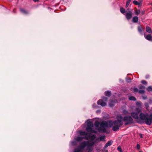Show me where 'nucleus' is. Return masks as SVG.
I'll list each match as a JSON object with an SVG mask.
<instances>
[{
  "label": "nucleus",
  "mask_w": 152,
  "mask_h": 152,
  "mask_svg": "<svg viewBox=\"0 0 152 152\" xmlns=\"http://www.w3.org/2000/svg\"><path fill=\"white\" fill-rule=\"evenodd\" d=\"M117 120L113 122L110 121L108 123V125L110 127H113L112 129L114 131H116L123 124V117L120 115L117 117Z\"/></svg>",
  "instance_id": "f257e3e1"
},
{
  "label": "nucleus",
  "mask_w": 152,
  "mask_h": 152,
  "mask_svg": "<svg viewBox=\"0 0 152 152\" xmlns=\"http://www.w3.org/2000/svg\"><path fill=\"white\" fill-rule=\"evenodd\" d=\"M140 117L147 124L150 125L152 123V114L149 115L147 114H144L141 113L140 115Z\"/></svg>",
  "instance_id": "f03ea898"
},
{
  "label": "nucleus",
  "mask_w": 152,
  "mask_h": 152,
  "mask_svg": "<svg viewBox=\"0 0 152 152\" xmlns=\"http://www.w3.org/2000/svg\"><path fill=\"white\" fill-rule=\"evenodd\" d=\"M77 133H78L81 136H86V137H89L90 139L91 140H94L96 138V135H93L91 134H87L85 132H83L81 131H80L77 132Z\"/></svg>",
  "instance_id": "7ed1b4c3"
},
{
  "label": "nucleus",
  "mask_w": 152,
  "mask_h": 152,
  "mask_svg": "<svg viewBox=\"0 0 152 152\" xmlns=\"http://www.w3.org/2000/svg\"><path fill=\"white\" fill-rule=\"evenodd\" d=\"M86 123L87 127L86 129V130L90 133L95 132V131L92 130V128L93 127V123L90 120H88Z\"/></svg>",
  "instance_id": "20e7f679"
},
{
  "label": "nucleus",
  "mask_w": 152,
  "mask_h": 152,
  "mask_svg": "<svg viewBox=\"0 0 152 152\" xmlns=\"http://www.w3.org/2000/svg\"><path fill=\"white\" fill-rule=\"evenodd\" d=\"M140 109L139 108H136L135 109L136 112H132L131 113V115L133 118L135 119L138 118L139 113L140 112Z\"/></svg>",
  "instance_id": "39448f33"
},
{
  "label": "nucleus",
  "mask_w": 152,
  "mask_h": 152,
  "mask_svg": "<svg viewBox=\"0 0 152 152\" xmlns=\"http://www.w3.org/2000/svg\"><path fill=\"white\" fill-rule=\"evenodd\" d=\"M107 126V123L105 121L102 122L100 126V127L98 128V130L100 132H104L105 130V127Z\"/></svg>",
  "instance_id": "423d86ee"
},
{
  "label": "nucleus",
  "mask_w": 152,
  "mask_h": 152,
  "mask_svg": "<svg viewBox=\"0 0 152 152\" xmlns=\"http://www.w3.org/2000/svg\"><path fill=\"white\" fill-rule=\"evenodd\" d=\"M123 121L126 122L125 124V125H127L132 122V119L130 116H129L125 117L124 118Z\"/></svg>",
  "instance_id": "0eeeda50"
},
{
  "label": "nucleus",
  "mask_w": 152,
  "mask_h": 152,
  "mask_svg": "<svg viewBox=\"0 0 152 152\" xmlns=\"http://www.w3.org/2000/svg\"><path fill=\"white\" fill-rule=\"evenodd\" d=\"M126 17L128 20L131 19L132 16V12L131 11H129L126 14Z\"/></svg>",
  "instance_id": "6e6552de"
},
{
  "label": "nucleus",
  "mask_w": 152,
  "mask_h": 152,
  "mask_svg": "<svg viewBox=\"0 0 152 152\" xmlns=\"http://www.w3.org/2000/svg\"><path fill=\"white\" fill-rule=\"evenodd\" d=\"M84 138L85 139L88 140L90 139L89 137H86L85 136V137H77L76 138H75V140L77 141H80L82 140V139Z\"/></svg>",
  "instance_id": "1a4fd4ad"
},
{
  "label": "nucleus",
  "mask_w": 152,
  "mask_h": 152,
  "mask_svg": "<svg viewBox=\"0 0 152 152\" xmlns=\"http://www.w3.org/2000/svg\"><path fill=\"white\" fill-rule=\"evenodd\" d=\"M104 136H102L96 139V142H99L101 141H103L104 140L105 138Z\"/></svg>",
  "instance_id": "9d476101"
},
{
  "label": "nucleus",
  "mask_w": 152,
  "mask_h": 152,
  "mask_svg": "<svg viewBox=\"0 0 152 152\" xmlns=\"http://www.w3.org/2000/svg\"><path fill=\"white\" fill-rule=\"evenodd\" d=\"M97 103L98 105H100L102 106H104L106 105V103L102 100H99Z\"/></svg>",
  "instance_id": "9b49d317"
},
{
  "label": "nucleus",
  "mask_w": 152,
  "mask_h": 152,
  "mask_svg": "<svg viewBox=\"0 0 152 152\" xmlns=\"http://www.w3.org/2000/svg\"><path fill=\"white\" fill-rule=\"evenodd\" d=\"M146 31L148 33L151 34L152 33V30L151 28L148 26H146Z\"/></svg>",
  "instance_id": "f8f14e48"
},
{
  "label": "nucleus",
  "mask_w": 152,
  "mask_h": 152,
  "mask_svg": "<svg viewBox=\"0 0 152 152\" xmlns=\"http://www.w3.org/2000/svg\"><path fill=\"white\" fill-rule=\"evenodd\" d=\"M144 36L145 38L148 40H151L152 39V36L151 34L145 35V34H144Z\"/></svg>",
  "instance_id": "ddd939ff"
},
{
  "label": "nucleus",
  "mask_w": 152,
  "mask_h": 152,
  "mask_svg": "<svg viewBox=\"0 0 152 152\" xmlns=\"http://www.w3.org/2000/svg\"><path fill=\"white\" fill-rule=\"evenodd\" d=\"M113 143V141L110 140L108 141L105 145L104 147L105 148H107L109 146H110Z\"/></svg>",
  "instance_id": "4468645a"
},
{
  "label": "nucleus",
  "mask_w": 152,
  "mask_h": 152,
  "mask_svg": "<svg viewBox=\"0 0 152 152\" xmlns=\"http://www.w3.org/2000/svg\"><path fill=\"white\" fill-rule=\"evenodd\" d=\"M138 20V18L137 16L134 17L132 19V21L134 23H137Z\"/></svg>",
  "instance_id": "2eb2a0df"
},
{
  "label": "nucleus",
  "mask_w": 152,
  "mask_h": 152,
  "mask_svg": "<svg viewBox=\"0 0 152 152\" xmlns=\"http://www.w3.org/2000/svg\"><path fill=\"white\" fill-rule=\"evenodd\" d=\"M138 31L140 34H142V27L141 26H138Z\"/></svg>",
  "instance_id": "dca6fc26"
},
{
  "label": "nucleus",
  "mask_w": 152,
  "mask_h": 152,
  "mask_svg": "<svg viewBox=\"0 0 152 152\" xmlns=\"http://www.w3.org/2000/svg\"><path fill=\"white\" fill-rule=\"evenodd\" d=\"M99 123L98 121H96L95 123V126L96 127V129L98 130L99 127Z\"/></svg>",
  "instance_id": "f3484780"
},
{
  "label": "nucleus",
  "mask_w": 152,
  "mask_h": 152,
  "mask_svg": "<svg viewBox=\"0 0 152 152\" xmlns=\"http://www.w3.org/2000/svg\"><path fill=\"white\" fill-rule=\"evenodd\" d=\"M111 93L110 91H106L104 92V94L107 96H109L111 95Z\"/></svg>",
  "instance_id": "a211bd4d"
},
{
  "label": "nucleus",
  "mask_w": 152,
  "mask_h": 152,
  "mask_svg": "<svg viewBox=\"0 0 152 152\" xmlns=\"http://www.w3.org/2000/svg\"><path fill=\"white\" fill-rule=\"evenodd\" d=\"M140 12V10H138L137 9H136L134 11V13L135 14L137 15H139Z\"/></svg>",
  "instance_id": "6ab92c4d"
},
{
  "label": "nucleus",
  "mask_w": 152,
  "mask_h": 152,
  "mask_svg": "<svg viewBox=\"0 0 152 152\" xmlns=\"http://www.w3.org/2000/svg\"><path fill=\"white\" fill-rule=\"evenodd\" d=\"M20 11L22 13L24 14H27L28 13V11L25 10L21 9H20Z\"/></svg>",
  "instance_id": "aec40b11"
},
{
  "label": "nucleus",
  "mask_w": 152,
  "mask_h": 152,
  "mask_svg": "<svg viewBox=\"0 0 152 152\" xmlns=\"http://www.w3.org/2000/svg\"><path fill=\"white\" fill-rule=\"evenodd\" d=\"M120 11L123 14H124L125 12V10L122 7L120 8Z\"/></svg>",
  "instance_id": "412c9836"
},
{
  "label": "nucleus",
  "mask_w": 152,
  "mask_h": 152,
  "mask_svg": "<svg viewBox=\"0 0 152 152\" xmlns=\"http://www.w3.org/2000/svg\"><path fill=\"white\" fill-rule=\"evenodd\" d=\"M131 1V0H128L127 1L126 6V7H128Z\"/></svg>",
  "instance_id": "4be33fe9"
},
{
  "label": "nucleus",
  "mask_w": 152,
  "mask_h": 152,
  "mask_svg": "<svg viewBox=\"0 0 152 152\" xmlns=\"http://www.w3.org/2000/svg\"><path fill=\"white\" fill-rule=\"evenodd\" d=\"M133 3L135 5H139L140 3V2H137V1L135 0L133 1Z\"/></svg>",
  "instance_id": "5701e85b"
},
{
  "label": "nucleus",
  "mask_w": 152,
  "mask_h": 152,
  "mask_svg": "<svg viewBox=\"0 0 152 152\" xmlns=\"http://www.w3.org/2000/svg\"><path fill=\"white\" fill-rule=\"evenodd\" d=\"M147 90L149 91H152V86H149L147 88Z\"/></svg>",
  "instance_id": "b1692460"
},
{
  "label": "nucleus",
  "mask_w": 152,
  "mask_h": 152,
  "mask_svg": "<svg viewBox=\"0 0 152 152\" xmlns=\"http://www.w3.org/2000/svg\"><path fill=\"white\" fill-rule=\"evenodd\" d=\"M129 99L130 100L135 101L136 100L134 96H130L129 97Z\"/></svg>",
  "instance_id": "393cba45"
},
{
  "label": "nucleus",
  "mask_w": 152,
  "mask_h": 152,
  "mask_svg": "<svg viewBox=\"0 0 152 152\" xmlns=\"http://www.w3.org/2000/svg\"><path fill=\"white\" fill-rule=\"evenodd\" d=\"M136 104L139 107H140L141 105V103L140 102H136Z\"/></svg>",
  "instance_id": "a878e982"
},
{
  "label": "nucleus",
  "mask_w": 152,
  "mask_h": 152,
  "mask_svg": "<svg viewBox=\"0 0 152 152\" xmlns=\"http://www.w3.org/2000/svg\"><path fill=\"white\" fill-rule=\"evenodd\" d=\"M123 113L124 114H128V112L126 110H124L123 111Z\"/></svg>",
  "instance_id": "bb28decb"
},
{
  "label": "nucleus",
  "mask_w": 152,
  "mask_h": 152,
  "mask_svg": "<svg viewBox=\"0 0 152 152\" xmlns=\"http://www.w3.org/2000/svg\"><path fill=\"white\" fill-rule=\"evenodd\" d=\"M139 88L141 89H144L145 88V87L144 86L140 85L139 86Z\"/></svg>",
  "instance_id": "cd10ccee"
},
{
  "label": "nucleus",
  "mask_w": 152,
  "mask_h": 152,
  "mask_svg": "<svg viewBox=\"0 0 152 152\" xmlns=\"http://www.w3.org/2000/svg\"><path fill=\"white\" fill-rule=\"evenodd\" d=\"M117 149L118 151H119L120 152H122V151L121 149V148L120 146H118V147Z\"/></svg>",
  "instance_id": "c85d7f7f"
},
{
  "label": "nucleus",
  "mask_w": 152,
  "mask_h": 152,
  "mask_svg": "<svg viewBox=\"0 0 152 152\" xmlns=\"http://www.w3.org/2000/svg\"><path fill=\"white\" fill-rule=\"evenodd\" d=\"M139 92L140 93H141V94H143L145 92V91L144 90H139Z\"/></svg>",
  "instance_id": "c756f323"
},
{
  "label": "nucleus",
  "mask_w": 152,
  "mask_h": 152,
  "mask_svg": "<svg viewBox=\"0 0 152 152\" xmlns=\"http://www.w3.org/2000/svg\"><path fill=\"white\" fill-rule=\"evenodd\" d=\"M141 83H142V84H147V82L145 80H142L141 81Z\"/></svg>",
  "instance_id": "7c9ffc66"
},
{
  "label": "nucleus",
  "mask_w": 152,
  "mask_h": 152,
  "mask_svg": "<svg viewBox=\"0 0 152 152\" xmlns=\"http://www.w3.org/2000/svg\"><path fill=\"white\" fill-rule=\"evenodd\" d=\"M137 148L138 149H139L140 148V146L139 144H137Z\"/></svg>",
  "instance_id": "2f4dec72"
},
{
  "label": "nucleus",
  "mask_w": 152,
  "mask_h": 152,
  "mask_svg": "<svg viewBox=\"0 0 152 152\" xmlns=\"http://www.w3.org/2000/svg\"><path fill=\"white\" fill-rule=\"evenodd\" d=\"M134 92H137L138 91V89L136 88H134L133 89Z\"/></svg>",
  "instance_id": "473e14b6"
},
{
  "label": "nucleus",
  "mask_w": 152,
  "mask_h": 152,
  "mask_svg": "<svg viewBox=\"0 0 152 152\" xmlns=\"http://www.w3.org/2000/svg\"><path fill=\"white\" fill-rule=\"evenodd\" d=\"M103 99L105 101H106L107 100V98L106 97H104L103 98Z\"/></svg>",
  "instance_id": "72a5a7b5"
},
{
  "label": "nucleus",
  "mask_w": 152,
  "mask_h": 152,
  "mask_svg": "<svg viewBox=\"0 0 152 152\" xmlns=\"http://www.w3.org/2000/svg\"><path fill=\"white\" fill-rule=\"evenodd\" d=\"M109 105L110 107H113V104H111V103H109Z\"/></svg>",
  "instance_id": "f704fd0d"
},
{
  "label": "nucleus",
  "mask_w": 152,
  "mask_h": 152,
  "mask_svg": "<svg viewBox=\"0 0 152 152\" xmlns=\"http://www.w3.org/2000/svg\"><path fill=\"white\" fill-rule=\"evenodd\" d=\"M139 135H140V138H142V135L141 134H139Z\"/></svg>",
  "instance_id": "c9c22d12"
},
{
  "label": "nucleus",
  "mask_w": 152,
  "mask_h": 152,
  "mask_svg": "<svg viewBox=\"0 0 152 152\" xmlns=\"http://www.w3.org/2000/svg\"><path fill=\"white\" fill-rule=\"evenodd\" d=\"M145 106L146 107H147L148 105V103H145Z\"/></svg>",
  "instance_id": "e433bc0d"
},
{
  "label": "nucleus",
  "mask_w": 152,
  "mask_h": 152,
  "mask_svg": "<svg viewBox=\"0 0 152 152\" xmlns=\"http://www.w3.org/2000/svg\"><path fill=\"white\" fill-rule=\"evenodd\" d=\"M142 98L144 99H146L147 98V97L146 96H145V97H142Z\"/></svg>",
  "instance_id": "4c0bfd02"
},
{
  "label": "nucleus",
  "mask_w": 152,
  "mask_h": 152,
  "mask_svg": "<svg viewBox=\"0 0 152 152\" xmlns=\"http://www.w3.org/2000/svg\"><path fill=\"white\" fill-rule=\"evenodd\" d=\"M34 2H37L39 1V0H33Z\"/></svg>",
  "instance_id": "58836bf2"
},
{
  "label": "nucleus",
  "mask_w": 152,
  "mask_h": 152,
  "mask_svg": "<svg viewBox=\"0 0 152 152\" xmlns=\"http://www.w3.org/2000/svg\"><path fill=\"white\" fill-rule=\"evenodd\" d=\"M132 109V108L131 107H130V109Z\"/></svg>",
  "instance_id": "ea45409f"
},
{
  "label": "nucleus",
  "mask_w": 152,
  "mask_h": 152,
  "mask_svg": "<svg viewBox=\"0 0 152 152\" xmlns=\"http://www.w3.org/2000/svg\"><path fill=\"white\" fill-rule=\"evenodd\" d=\"M143 13H143V12H142V14H143Z\"/></svg>",
  "instance_id": "a19ab883"
},
{
  "label": "nucleus",
  "mask_w": 152,
  "mask_h": 152,
  "mask_svg": "<svg viewBox=\"0 0 152 152\" xmlns=\"http://www.w3.org/2000/svg\"><path fill=\"white\" fill-rule=\"evenodd\" d=\"M143 13H143V12H142V14H143Z\"/></svg>",
  "instance_id": "79ce46f5"
},
{
  "label": "nucleus",
  "mask_w": 152,
  "mask_h": 152,
  "mask_svg": "<svg viewBox=\"0 0 152 152\" xmlns=\"http://www.w3.org/2000/svg\"><path fill=\"white\" fill-rule=\"evenodd\" d=\"M140 152H142V151H140Z\"/></svg>",
  "instance_id": "37998d69"
}]
</instances>
